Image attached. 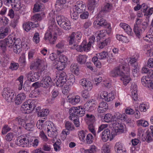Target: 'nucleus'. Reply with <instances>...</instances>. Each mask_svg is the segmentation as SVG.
I'll return each instance as SVG.
<instances>
[{
  "label": "nucleus",
  "mask_w": 153,
  "mask_h": 153,
  "mask_svg": "<svg viewBox=\"0 0 153 153\" xmlns=\"http://www.w3.org/2000/svg\"><path fill=\"white\" fill-rule=\"evenodd\" d=\"M130 65L133 67H137L138 65L137 62V59L135 58H130L128 65L126 63H123L115 69V76H121L120 79L122 81L123 85H125L131 80L129 67Z\"/></svg>",
  "instance_id": "obj_1"
},
{
  "label": "nucleus",
  "mask_w": 153,
  "mask_h": 153,
  "mask_svg": "<svg viewBox=\"0 0 153 153\" xmlns=\"http://www.w3.org/2000/svg\"><path fill=\"white\" fill-rule=\"evenodd\" d=\"M8 47L13 48L14 52L16 54L19 53L22 51V45L20 39H16L14 36H9L4 39Z\"/></svg>",
  "instance_id": "obj_2"
},
{
  "label": "nucleus",
  "mask_w": 153,
  "mask_h": 153,
  "mask_svg": "<svg viewBox=\"0 0 153 153\" xmlns=\"http://www.w3.org/2000/svg\"><path fill=\"white\" fill-rule=\"evenodd\" d=\"M98 18L97 20L94 22V25L96 28L98 29L101 27L105 28H107L109 30L111 29V27L109 24H108L106 20L102 17H99L97 15Z\"/></svg>",
  "instance_id": "obj_3"
},
{
  "label": "nucleus",
  "mask_w": 153,
  "mask_h": 153,
  "mask_svg": "<svg viewBox=\"0 0 153 153\" xmlns=\"http://www.w3.org/2000/svg\"><path fill=\"white\" fill-rule=\"evenodd\" d=\"M2 95L3 97L8 102L13 101V98H15L14 93L8 88H4L3 90Z\"/></svg>",
  "instance_id": "obj_4"
},
{
  "label": "nucleus",
  "mask_w": 153,
  "mask_h": 153,
  "mask_svg": "<svg viewBox=\"0 0 153 153\" xmlns=\"http://www.w3.org/2000/svg\"><path fill=\"white\" fill-rule=\"evenodd\" d=\"M112 116L110 114H106L104 117V121L107 123L111 122L109 124L110 128L111 130V134L112 138H110V140L113 139L115 135V123L114 122V119L112 118Z\"/></svg>",
  "instance_id": "obj_5"
},
{
  "label": "nucleus",
  "mask_w": 153,
  "mask_h": 153,
  "mask_svg": "<svg viewBox=\"0 0 153 153\" xmlns=\"http://www.w3.org/2000/svg\"><path fill=\"white\" fill-rule=\"evenodd\" d=\"M47 131L49 136L53 138L56 137L58 135V132L56 127L51 122H49L47 126Z\"/></svg>",
  "instance_id": "obj_6"
},
{
  "label": "nucleus",
  "mask_w": 153,
  "mask_h": 153,
  "mask_svg": "<svg viewBox=\"0 0 153 153\" xmlns=\"http://www.w3.org/2000/svg\"><path fill=\"white\" fill-rule=\"evenodd\" d=\"M41 87L46 88H51L54 85L51 77L48 76H44L41 80Z\"/></svg>",
  "instance_id": "obj_7"
},
{
  "label": "nucleus",
  "mask_w": 153,
  "mask_h": 153,
  "mask_svg": "<svg viewBox=\"0 0 153 153\" xmlns=\"http://www.w3.org/2000/svg\"><path fill=\"white\" fill-rule=\"evenodd\" d=\"M67 76L65 72L62 71L60 73L59 78L58 79L56 84L58 87H61L67 81Z\"/></svg>",
  "instance_id": "obj_8"
},
{
  "label": "nucleus",
  "mask_w": 153,
  "mask_h": 153,
  "mask_svg": "<svg viewBox=\"0 0 153 153\" xmlns=\"http://www.w3.org/2000/svg\"><path fill=\"white\" fill-rule=\"evenodd\" d=\"M112 7V4L109 3L106 4L103 7L101 8V10L98 14V16L103 17L106 13L109 12L111 9Z\"/></svg>",
  "instance_id": "obj_9"
},
{
  "label": "nucleus",
  "mask_w": 153,
  "mask_h": 153,
  "mask_svg": "<svg viewBox=\"0 0 153 153\" xmlns=\"http://www.w3.org/2000/svg\"><path fill=\"white\" fill-rule=\"evenodd\" d=\"M27 79L31 82H34L37 81L40 77L39 73H34L31 71L26 74Z\"/></svg>",
  "instance_id": "obj_10"
},
{
  "label": "nucleus",
  "mask_w": 153,
  "mask_h": 153,
  "mask_svg": "<svg viewBox=\"0 0 153 153\" xmlns=\"http://www.w3.org/2000/svg\"><path fill=\"white\" fill-rule=\"evenodd\" d=\"M150 129L151 132L147 131L146 133V135H144L143 134L142 135V139L143 141H144L146 140L148 142L152 140V139L151 136V134L153 137V126H150Z\"/></svg>",
  "instance_id": "obj_11"
},
{
  "label": "nucleus",
  "mask_w": 153,
  "mask_h": 153,
  "mask_svg": "<svg viewBox=\"0 0 153 153\" xmlns=\"http://www.w3.org/2000/svg\"><path fill=\"white\" fill-rule=\"evenodd\" d=\"M86 9V6L83 4L82 1H78L75 6V10L78 13H81L85 11Z\"/></svg>",
  "instance_id": "obj_12"
},
{
  "label": "nucleus",
  "mask_w": 153,
  "mask_h": 153,
  "mask_svg": "<svg viewBox=\"0 0 153 153\" xmlns=\"http://www.w3.org/2000/svg\"><path fill=\"white\" fill-rule=\"evenodd\" d=\"M80 83L84 89L87 91H90L92 88L91 82L86 79H82L80 81Z\"/></svg>",
  "instance_id": "obj_13"
},
{
  "label": "nucleus",
  "mask_w": 153,
  "mask_h": 153,
  "mask_svg": "<svg viewBox=\"0 0 153 153\" xmlns=\"http://www.w3.org/2000/svg\"><path fill=\"white\" fill-rule=\"evenodd\" d=\"M29 143V140L28 139H27L26 138H22V136L18 137L16 142V144L17 145L21 146L22 147H27Z\"/></svg>",
  "instance_id": "obj_14"
},
{
  "label": "nucleus",
  "mask_w": 153,
  "mask_h": 153,
  "mask_svg": "<svg viewBox=\"0 0 153 153\" xmlns=\"http://www.w3.org/2000/svg\"><path fill=\"white\" fill-rule=\"evenodd\" d=\"M3 20V19L0 16V24ZM9 32V28L7 27H0V39L5 38L7 36Z\"/></svg>",
  "instance_id": "obj_15"
},
{
  "label": "nucleus",
  "mask_w": 153,
  "mask_h": 153,
  "mask_svg": "<svg viewBox=\"0 0 153 153\" xmlns=\"http://www.w3.org/2000/svg\"><path fill=\"white\" fill-rule=\"evenodd\" d=\"M153 79L149 75L143 76L141 79L142 84L145 87L149 88L150 84L152 82Z\"/></svg>",
  "instance_id": "obj_16"
},
{
  "label": "nucleus",
  "mask_w": 153,
  "mask_h": 153,
  "mask_svg": "<svg viewBox=\"0 0 153 153\" xmlns=\"http://www.w3.org/2000/svg\"><path fill=\"white\" fill-rule=\"evenodd\" d=\"M111 131V130H109L108 129H105L102 132L101 137L102 140L103 141L106 142L108 140L109 138H112V136L111 134L110 131ZM110 139V140H111Z\"/></svg>",
  "instance_id": "obj_17"
},
{
  "label": "nucleus",
  "mask_w": 153,
  "mask_h": 153,
  "mask_svg": "<svg viewBox=\"0 0 153 153\" xmlns=\"http://www.w3.org/2000/svg\"><path fill=\"white\" fill-rule=\"evenodd\" d=\"M115 135L119 134L124 132V126L121 122L115 121Z\"/></svg>",
  "instance_id": "obj_18"
},
{
  "label": "nucleus",
  "mask_w": 153,
  "mask_h": 153,
  "mask_svg": "<svg viewBox=\"0 0 153 153\" xmlns=\"http://www.w3.org/2000/svg\"><path fill=\"white\" fill-rule=\"evenodd\" d=\"M41 107H38L36 109L37 112V114L39 116L41 117H44V119H46L47 118L46 116L49 114V110L47 109H42V110H40Z\"/></svg>",
  "instance_id": "obj_19"
},
{
  "label": "nucleus",
  "mask_w": 153,
  "mask_h": 153,
  "mask_svg": "<svg viewBox=\"0 0 153 153\" xmlns=\"http://www.w3.org/2000/svg\"><path fill=\"white\" fill-rule=\"evenodd\" d=\"M26 102L22 104V107L23 108H25V110H30L31 111H33L35 108V105L33 104V102Z\"/></svg>",
  "instance_id": "obj_20"
},
{
  "label": "nucleus",
  "mask_w": 153,
  "mask_h": 153,
  "mask_svg": "<svg viewBox=\"0 0 153 153\" xmlns=\"http://www.w3.org/2000/svg\"><path fill=\"white\" fill-rule=\"evenodd\" d=\"M45 39L48 40L51 44H54L57 39V38L55 36L52 37L51 33L50 31H47L45 33Z\"/></svg>",
  "instance_id": "obj_21"
},
{
  "label": "nucleus",
  "mask_w": 153,
  "mask_h": 153,
  "mask_svg": "<svg viewBox=\"0 0 153 153\" xmlns=\"http://www.w3.org/2000/svg\"><path fill=\"white\" fill-rule=\"evenodd\" d=\"M108 104L105 102H102L99 103L98 108V111L100 113H103L108 109Z\"/></svg>",
  "instance_id": "obj_22"
},
{
  "label": "nucleus",
  "mask_w": 153,
  "mask_h": 153,
  "mask_svg": "<svg viewBox=\"0 0 153 153\" xmlns=\"http://www.w3.org/2000/svg\"><path fill=\"white\" fill-rule=\"evenodd\" d=\"M12 7L16 11H19L21 13H24L25 11V6L23 4H16L12 5Z\"/></svg>",
  "instance_id": "obj_23"
},
{
  "label": "nucleus",
  "mask_w": 153,
  "mask_h": 153,
  "mask_svg": "<svg viewBox=\"0 0 153 153\" xmlns=\"http://www.w3.org/2000/svg\"><path fill=\"white\" fill-rule=\"evenodd\" d=\"M76 112V107H72L70 108L69 111V113L70 114V116L69 117V119L72 120L73 117H77V113Z\"/></svg>",
  "instance_id": "obj_24"
},
{
  "label": "nucleus",
  "mask_w": 153,
  "mask_h": 153,
  "mask_svg": "<svg viewBox=\"0 0 153 153\" xmlns=\"http://www.w3.org/2000/svg\"><path fill=\"white\" fill-rule=\"evenodd\" d=\"M98 1L99 0H88V8L94 10L95 7L97 6Z\"/></svg>",
  "instance_id": "obj_25"
},
{
  "label": "nucleus",
  "mask_w": 153,
  "mask_h": 153,
  "mask_svg": "<svg viewBox=\"0 0 153 153\" xmlns=\"http://www.w3.org/2000/svg\"><path fill=\"white\" fill-rule=\"evenodd\" d=\"M40 90L38 89H35L32 91L29 95L30 97L32 98H35L41 96Z\"/></svg>",
  "instance_id": "obj_26"
},
{
  "label": "nucleus",
  "mask_w": 153,
  "mask_h": 153,
  "mask_svg": "<svg viewBox=\"0 0 153 153\" xmlns=\"http://www.w3.org/2000/svg\"><path fill=\"white\" fill-rule=\"evenodd\" d=\"M44 15V14L41 13H36L32 16L31 18V20L33 21L36 22L38 21H40L42 20V18L43 17Z\"/></svg>",
  "instance_id": "obj_27"
},
{
  "label": "nucleus",
  "mask_w": 153,
  "mask_h": 153,
  "mask_svg": "<svg viewBox=\"0 0 153 153\" xmlns=\"http://www.w3.org/2000/svg\"><path fill=\"white\" fill-rule=\"evenodd\" d=\"M70 69L72 73L76 75L79 74V70L77 64H72L70 66Z\"/></svg>",
  "instance_id": "obj_28"
},
{
  "label": "nucleus",
  "mask_w": 153,
  "mask_h": 153,
  "mask_svg": "<svg viewBox=\"0 0 153 153\" xmlns=\"http://www.w3.org/2000/svg\"><path fill=\"white\" fill-rule=\"evenodd\" d=\"M88 56L85 55H80L77 57V60L79 64H84L86 62V59Z\"/></svg>",
  "instance_id": "obj_29"
},
{
  "label": "nucleus",
  "mask_w": 153,
  "mask_h": 153,
  "mask_svg": "<svg viewBox=\"0 0 153 153\" xmlns=\"http://www.w3.org/2000/svg\"><path fill=\"white\" fill-rule=\"evenodd\" d=\"M134 31L138 38H140L141 35L143 31V30L140 29L138 26L137 25H134Z\"/></svg>",
  "instance_id": "obj_30"
},
{
  "label": "nucleus",
  "mask_w": 153,
  "mask_h": 153,
  "mask_svg": "<svg viewBox=\"0 0 153 153\" xmlns=\"http://www.w3.org/2000/svg\"><path fill=\"white\" fill-rule=\"evenodd\" d=\"M42 61L40 59H38L35 62L33 65L30 66V68L31 70L33 69L39 68L41 66Z\"/></svg>",
  "instance_id": "obj_31"
},
{
  "label": "nucleus",
  "mask_w": 153,
  "mask_h": 153,
  "mask_svg": "<svg viewBox=\"0 0 153 153\" xmlns=\"http://www.w3.org/2000/svg\"><path fill=\"white\" fill-rule=\"evenodd\" d=\"M77 117H82L85 114V111L84 108L82 106L76 107Z\"/></svg>",
  "instance_id": "obj_32"
},
{
  "label": "nucleus",
  "mask_w": 153,
  "mask_h": 153,
  "mask_svg": "<svg viewBox=\"0 0 153 153\" xmlns=\"http://www.w3.org/2000/svg\"><path fill=\"white\" fill-rule=\"evenodd\" d=\"M96 148L95 146H92L89 149L85 150L84 148H82V153H96Z\"/></svg>",
  "instance_id": "obj_33"
},
{
  "label": "nucleus",
  "mask_w": 153,
  "mask_h": 153,
  "mask_svg": "<svg viewBox=\"0 0 153 153\" xmlns=\"http://www.w3.org/2000/svg\"><path fill=\"white\" fill-rule=\"evenodd\" d=\"M56 19L58 24L60 26L63 24L67 19L63 16L58 15L56 18Z\"/></svg>",
  "instance_id": "obj_34"
},
{
  "label": "nucleus",
  "mask_w": 153,
  "mask_h": 153,
  "mask_svg": "<svg viewBox=\"0 0 153 153\" xmlns=\"http://www.w3.org/2000/svg\"><path fill=\"white\" fill-rule=\"evenodd\" d=\"M43 7V5L41 4L40 1H39L34 5L33 8V11L35 12L39 11L42 10Z\"/></svg>",
  "instance_id": "obj_35"
},
{
  "label": "nucleus",
  "mask_w": 153,
  "mask_h": 153,
  "mask_svg": "<svg viewBox=\"0 0 153 153\" xmlns=\"http://www.w3.org/2000/svg\"><path fill=\"white\" fill-rule=\"evenodd\" d=\"M60 27L66 30H69L71 28L70 21L67 19L65 21L63 24L61 25Z\"/></svg>",
  "instance_id": "obj_36"
},
{
  "label": "nucleus",
  "mask_w": 153,
  "mask_h": 153,
  "mask_svg": "<svg viewBox=\"0 0 153 153\" xmlns=\"http://www.w3.org/2000/svg\"><path fill=\"white\" fill-rule=\"evenodd\" d=\"M116 149V153H126L125 151L123 150L122 144L119 143H117L115 144V149Z\"/></svg>",
  "instance_id": "obj_37"
},
{
  "label": "nucleus",
  "mask_w": 153,
  "mask_h": 153,
  "mask_svg": "<svg viewBox=\"0 0 153 153\" xmlns=\"http://www.w3.org/2000/svg\"><path fill=\"white\" fill-rule=\"evenodd\" d=\"M69 100L70 103L73 105H75L80 102V97L78 96H76L74 98L69 99Z\"/></svg>",
  "instance_id": "obj_38"
},
{
  "label": "nucleus",
  "mask_w": 153,
  "mask_h": 153,
  "mask_svg": "<svg viewBox=\"0 0 153 153\" xmlns=\"http://www.w3.org/2000/svg\"><path fill=\"white\" fill-rule=\"evenodd\" d=\"M75 78L73 75H70V77L68 80V81L65 83L68 86L72 85L75 82Z\"/></svg>",
  "instance_id": "obj_39"
},
{
  "label": "nucleus",
  "mask_w": 153,
  "mask_h": 153,
  "mask_svg": "<svg viewBox=\"0 0 153 153\" xmlns=\"http://www.w3.org/2000/svg\"><path fill=\"white\" fill-rule=\"evenodd\" d=\"M65 127L69 131H72L74 128L73 124L69 121H67L65 124Z\"/></svg>",
  "instance_id": "obj_40"
},
{
  "label": "nucleus",
  "mask_w": 153,
  "mask_h": 153,
  "mask_svg": "<svg viewBox=\"0 0 153 153\" xmlns=\"http://www.w3.org/2000/svg\"><path fill=\"white\" fill-rule=\"evenodd\" d=\"M82 44L83 51H88L90 49L91 46V45L88 43L87 44L86 41H83Z\"/></svg>",
  "instance_id": "obj_41"
},
{
  "label": "nucleus",
  "mask_w": 153,
  "mask_h": 153,
  "mask_svg": "<svg viewBox=\"0 0 153 153\" xmlns=\"http://www.w3.org/2000/svg\"><path fill=\"white\" fill-rule=\"evenodd\" d=\"M68 60V59L66 56L63 55H60L59 56L58 61L66 64Z\"/></svg>",
  "instance_id": "obj_42"
},
{
  "label": "nucleus",
  "mask_w": 153,
  "mask_h": 153,
  "mask_svg": "<svg viewBox=\"0 0 153 153\" xmlns=\"http://www.w3.org/2000/svg\"><path fill=\"white\" fill-rule=\"evenodd\" d=\"M71 48L72 49H76L78 51L82 52L83 51L82 44L80 45H78L77 44H74L71 47Z\"/></svg>",
  "instance_id": "obj_43"
},
{
  "label": "nucleus",
  "mask_w": 153,
  "mask_h": 153,
  "mask_svg": "<svg viewBox=\"0 0 153 153\" xmlns=\"http://www.w3.org/2000/svg\"><path fill=\"white\" fill-rule=\"evenodd\" d=\"M66 65L65 64H64L62 62L58 61L56 64V68L58 70L62 71L63 70Z\"/></svg>",
  "instance_id": "obj_44"
},
{
  "label": "nucleus",
  "mask_w": 153,
  "mask_h": 153,
  "mask_svg": "<svg viewBox=\"0 0 153 153\" xmlns=\"http://www.w3.org/2000/svg\"><path fill=\"white\" fill-rule=\"evenodd\" d=\"M107 33L106 30H100V33L98 34V36L99 37V38L100 39H101L102 38L103 39H105V38H104V37H105V35ZM98 38H97L98 39Z\"/></svg>",
  "instance_id": "obj_45"
},
{
  "label": "nucleus",
  "mask_w": 153,
  "mask_h": 153,
  "mask_svg": "<svg viewBox=\"0 0 153 153\" xmlns=\"http://www.w3.org/2000/svg\"><path fill=\"white\" fill-rule=\"evenodd\" d=\"M31 22H28L26 23L23 25V27L24 30L27 32L29 31L31 29Z\"/></svg>",
  "instance_id": "obj_46"
},
{
  "label": "nucleus",
  "mask_w": 153,
  "mask_h": 153,
  "mask_svg": "<svg viewBox=\"0 0 153 153\" xmlns=\"http://www.w3.org/2000/svg\"><path fill=\"white\" fill-rule=\"evenodd\" d=\"M150 32L149 31L147 33V35L145 38V40H146L149 42H153V37L152 36Z\"/></svg>",
  "instance_id": "obj_47"
},
{
  "label": "nucleus",
  "mask_w": 153,
  "mask_h": 153,
  "mask_svg": "<svg viewBox=\"0 0 153 153\" xmlns=\"http://www.w3.org/2000/svg\"><path fill=\"white\" fill-rule=\"evenodd\" d=\"M109 41V40L108 39H105L103 41L101 42V43L99 45V48L101 49L103 48L105 46L107 45Z\"/></svg>",
  "instance_id": "obj_48"
},
{
  "label": "nucleus",
  "mask_w": 153,
  "mask_h": 153,
  "mask_svg": "<svg viewBox=\"0 0 153 153\" xmlns=\"http://www.w3.org/2000/svg\"><path fill=\"white\" fill-rule=\"evenodd\" d=\"M80 15V18L82 19H87L89 16V13L88 12L85 10L83 11Z\"/></svg>",
  "instance_id": "obj_49"
},
{
  "label": "nucleus",
  "mask_w": 153,
  "mask_h": 153,
  "mask_svg": "<svg viewBox=\"0 0 153 153\" xmlns=\"http://www.w3.org/2000/svg\"><path fill=\"white\" fill-rule=\"evenodd\" d=\"M68 39L69 41V44L70 45L73 44L76 40L73 33L68 38Z\"/></svg>",
  "instance_id": "obj_50"
},
{
  "label": "nucleus",
  "mask_w": 153,
  "mask_h": 153,
  "mask_svg": "<svg viewBox=\"0 0 153 153\" xmlns=\"http://www.w3.org/2000/svg\"><path fill=\"white\" fill-rule=\"evenodd\" d=\"M108 53L107 52L103 51L100 53L98 56L99 59H102L107 58L108 56Z\"/></svg>",
  "instance_id": "obj_51"
},
{
  "label": "nucleus",
  "mask_w": 153,
  "mask_h": 153,
  "mask_svg": "<svg viewBox=\"0 0 153 153\" xmlns=\"http://www.w3.org/2000/svg\"><path fill=\"white\" fill-rule=\"evenodd\" d=\"M88 91L85 90L82 91L81 92L82 96L85 99H88L90 97V94Z\"/></svg>",
  "instance_id": "obj_52"
},
{
  "label": "nucleus",
  "mask_w": 153,
  "mask_h": 153,
  "mask_svg": "<svg viewBox=\"0 0 153 153\" xmlns=\"http://www.w3.org/2000/svg\"><path fill=\"white\" fill-rule=\"evenodd\" d=\"M93 136L91 134H88L86 137V141L87 143L91 144L93 141Z\"/></svg>",
  "instance_id": "obj_53"
},
{
  "label": "nucleus",
  "mask_w": 153,
  "mask_h": 153,
  "mask_svg": "<svg viewBox=\"0 0 153 153\" xmlns=\"http://www.w3.org/2000/svg\"><path fill=\"white\" fill-rule=\"evenodd\" d=\"M19 67V65L18 63H11L10 64L9 68L12 71L16 70Z\"/></svg>",
  "instance_id": "obj_54"
},
{
  "label": "nucleus",
  "mask_w": 153,
  "mask_h": 153,
  "mask_svg": "<svg viewBox=\"0 0 153 153\" xmlns=\"http://www.w3.org/2000/svg\"><path fill=\"white\" fill-rule=\"evenodd\" d=\"M137 122L139 126L141 125L144 127H146L148 125V123L146 121L140 120L138 121Z\"/></svg>",
  "instance_id": "obj_55"
},
{
  "label": "nucleus",
  "mask_w": 153,
  "mask_h": 153,
  "mask_svg": "<svg viewBox=\"0 0 153 153\" xmlns=\"http://www.w3.org/2000/svg\"><path fill=\"white\" fill-rule=\"evenodd\" d=\"M33 41L36 44L39 42L40 39L39 34L38 33L36 32L34 34L33 37Z\"/></svg>",
  "instance_id": "obj_56"
},
{
  "label": "nucleus",
  "mask_w": 153,
  "mask_h": 153,
  "mask_svg": "<svg viewBox=\"0 0 153 153\" xmlns=\"http://www.w3.org/2000/svg\"><path fill=\"white\" fill-rule=\"evenodd\" d=\"M7 47L5 40L4 39L0 42V48H1L3 51L6 50V47Z\"/></svg>",
  "instance_id": "obj_57"
},
{
  "label": "nucleus",
  "mask_w": 153,
  "mask_h": 153,
  "mask_svg": "<svg viewBox=\"0 0 153 153\" xmlns=\"http://www.w3.org/2000/svg\"><path fill=\"white\" fill-rule=\"evenodd\" d=\"M101 149L102 153H109L110 151L108 146L105 145H103Z\"/></svg>",
  "instance_id": "obj_58"
},
{
  "label": "nucleus",
  "mask_w": 153,
  "mask_h": 153,
  "mask_svg": "<svg viewBox=\"0 0 153 153\" xmlns=\"http://www.w3.org/2000/svg\"><path fill=\"white\" fill-rule=\"evenodd\" d=\"M125 114H121L118 112H117L115 114V118L116 117L117 119V120H123L125 119Z\"/></svg>",
  "instance_id": "obj_59"
},
{
  "label": "nucleus",
  "mask_w": 153,
  "mask_h": 153,
  "mask_svg": "<svg viewBox=\"0 0 153 153\" xmlns=\"http://www.w3.org/2000/svg\"><path fill=\"white\" fill-rule=\"evenodd\" d=\"M107 97V100H106V101L108 102L112 101L114 98V94L112 92L108 94Z\"/></svg>",
  "instance_id": "obj_60"
},
{
  "label": "nucleus",
  "mask_w": 153,
  "mask_h": 153,
  "mask_svg": "<svg viewBox=\"0 0 153 153\" xmlns=\"http://www.w3.org/2000/svg\"><path fill=\"white\" fill-rule=\"evenodd\" d=\"M51 149V146L47 143L44 144L42 147V149L45 151H50Z\"/></svg>",
  "instance_id": "obj_61"
},
{
  "label": "nucleus",
  "mask_w": 153,
  "mask_h": 153,
  "mask_svg": "<svg viewBox=\"0 0 153 153\" xmlns=\"http://www.w3.org/2000/svg\"><path fill=\"white\" fill-rule=\"evenodd\" d=\"M116 38L117 40L123 42H126L127 39L126 37L123 36V35H117Z\"/></svg>",
  "instance_id": "obj_62"
},
{
  "label": "nucleus",
  "mask_w": 153,
  "mask_h": 153,
  "mask_svg": "<svg viewBox=\"0 0 153 153\" xmlns=\"http://www.w3.org/2000/svg\"><path fill=\"white\" fill-rule=\"evenodd\" d=\"M15 121L18 122L19 125L25 126V120L21 118H17L15 120Z\"/></svg>",
  "instance_id": "obj_63"
},
{
  "label": "nucleus",
  "mask_w": 153,
  "mask_h": 153,
  "mask_svg": "<svg viewBox=\"0 0 153 153\" xmlns=\"http://www.w3.org/2000/svg\"><path fill=\"white\" fill-rule=\"evenodd\" d=\"M11 128H9L8 125H5L3 127L2 130V133L3 134H6L8 131H10Z\"/></svg>",
  "instance_id": "obj_64"
}]
</instances>
